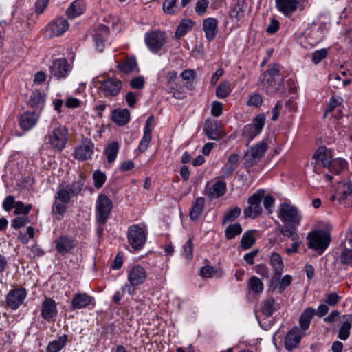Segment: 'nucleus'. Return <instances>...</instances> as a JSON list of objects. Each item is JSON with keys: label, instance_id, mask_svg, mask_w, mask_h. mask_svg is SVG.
<instances>
[{"label": "nucleus", "instance_id": "1", "mask_svg": "<svg viewBox=\"0 0 352 352\" xmlns=\"http://www.w3.org/2000/svg\"><path fill=\"white\" fill-rule=\"evenodd\" d=\"M258 85L270 96L283 90L284 77L280 74L279 65L276 63L270 65L268 69L261 75Z\"/></svg>", "mask_w": 352, "mask_h": 352}, {"label": "nucleus", "instance_id": "2", "mask_svg": "<svg viewBox=\"0 0 352 352\" xmlns=\"http://www.w3.org/2000/svg\"><path fill=\"white\" fill-rule=\"evenodd\" d=\"M277 214L282 222L289 226H299L302 220V215L298 208L287 202L280 204Z\"/></svg>", "mask_w": 352, "mask_h": 352}, {"label": "nucleus", "instance_id": "3", "mask_svg": "<svg viewBox=\"0 0 352 352\" xmlns=\"http://www.w3.org/2000/svg\"><path fill=\"white\" fill-rule=\"evenodd\" d=\"M68 131L65 126H60L53 129L46 137L53 150L61 151L67 143Z\"/></svg>", "mask_w": 352, "mask_h": 352}, {"label": "nucleus", "instance_id": "4", "mask_svg": "<svg viewBox=\"0 0 352 352\" xmlns=\"http://www.w3.org/2000/svg\"><path fill=\"white\" fill-rule=\"evenodd\" d=\"M268 145L265 140H262L248 149L244 155V166L250 168L255 166L264 156Z\"/></svg>", "mask_w": 352, "mask_h": 352}, {"label": "nucleus", "instance_id": "5", "mask_svg": "<svg viewBox=\"0 0 352 352\" xmlns=\"http://www.w3.org/2000/svg\"><path fill=\"white\" fill-rule=\"evenodd\" d=\"M265 195V190L261 189L248 198V207L244 209V218L255 219L259 217L263 211L261 202Z\"/></svg>", "mask_w": 352, "mask_h": 352}, {"label": "nucleus", "instance_id": "6", "mask_svg": "<svg viewBox=\"0 0 352 352\" xmlns=\"http://www.w3.org/2000/svg\"><path fill=\"white\" fill-rule=\"evenodd\" d=\"M307 246L316 251L323 252L330 242V234L325 231H315L308 234Z\"/></svg>", "mask_w": 352, "mask_h": 352}, {"label": "nucleus", "instance_id": "7", "mask_svg": "<svg viewBox=\"0 0 352 352\" xmlns=\"http://www.w3.org/2000/svg\"><path fill=\"white\" fill-rule=\"evenodd\" d=\"M166 34L160 30L146 32L144 41L146 46L153 53L158 52L166 42Z\"/></svg>", "mask_w": 352, "mask_h": 352}, {"label": "nucleus", "instance_id": "8", "mask_svg": "<svg viewBox=\"0 0 352 352\" xmlns=\"http://www.w3.org/2000/svg\"><path fill=\"white\" fill-rule=\"evenodd\" d=\"M113 207L111 200L105 195H99L96 201V219L99 223L104 225Z\"/></svg>", "mask_w": 352, "mask_h": 352}, {"label": "nucleus", "instance_id": "9", "mask_svg": "<svg viewBox=\"0 0 352 352\" xmlns=\"http://www.w3.org/2000/svg\"><path fill=\"white\" fill-rule=\"evenodd\" d=\"M265 123V118L263 114H258L252 120V123L245 126L243 136L248 139L247 146L262 131Z\"/></svg>", "mask_w": 352, "mask_h": 352}, {"label": "nucleus", "instance_id": "10", "mask_svg": "<svg viewBox=\"0 0 352 352\" xmlns=\"http://www.w3.org/2000/svg\"><path fill=\"white\" fill-rule=\"evenodd\" d=\"M127 236L129 243L135 250L141 249L146 242V233L137 225L129 228Z\"/></svg>", "mask_w": 352, "mask_h": 352}, {"label": "nucleus", "instance_id": "11", "mask_svg": "<svg viewBox=\"0 0 352 352\" xmlns=\"http://www.w3.org/2000/svg\"><path fill=\"white\" fill-rule=\"evenodd\" d=\"M99 82L100 85V90L107 98L116 96L120 93L122 87V81L117 78H108L99 81Z\"/></svg>", "mask_w": 352, "mask_h": 352}, {"label": "nucleus", "instance_id": "12", "mask_svg": "<svg viewBox=\"0 0 352 352\" xmlns=\"http://www.w3.org/2000/svg\"><path fill=\"white\" fill-rule=\"evenodd\" d=\"M305 335V331L298 327H294L286 335L285 338V347L288 351L297 348Z\"/></svg>", "mask_w": 352, "mask_h": 352}, {"label": "nucleus", "instance_id": "13", "mask_svg": "<svg viewBox=\"0 0 352 352\" xmlns=\"http://www.w3.org/2000/svg\"><path fill=\"white\" fill-rule=\"evenodd\" d=\"M27 292L24 287H17L11 290L7 296V304L12 309H16L26 298Z\"/></svg>", "mask_w": 352, "mask_h": 352}, {"label": "nucleus", "instance_id": "14", "mask_svg": "<svg viewBox=\"0 0 352 352\" xmlns=\"http://www.w3.org/2000/svg\"><path fill=\"white\" fill-rule=\"evenodd\" d=\"M94 146L89 139H84L81 144L76 148L74 156L76 160L84 161L91 157L94 153Z\"/></svg>", "mask_w": 352, "mask_h": 352}, {"label": "nucleus", "instance_id": "15", "mask_svg": "<svg viewBox=\"0 0 352 352\" xmlns=\"http://www.w3.org/2000/svg\"><path fill=\"white\" fill-rule=\"evenodd\" d=\"M154 126V117L150 116L145 124L144 129V135L138 146V149L141 153H144L148 148L152 140V131Z\"/></svg>", "mask_w": 352, "mask_h": 352}, {"label": "nucleus", "instance_id": "16", "mask_svg": "<svg viewBox=\"0 0 352 352\" xmlns=\"http://www.w3.org/2000/svg\"><path fill=\"white\" fill-rule=\"evenodd\" d=\"M69 24L65 19L57 18L48 24L47 31L50 37L59 36L69 28Z\"/></svg>", "mask_w": 352, "mask_h": 352}, {"label": "nucleus", "instance_id": "17", "mask_svg": "<svg viewBox=\"0 0 352 352\" xmlns=\"http://www.w3.org/2000/svg\"><path fill=\"white\" fill-rule=\"evenodd\" d=\"M57 312L55 301L50 298H45L41 310L42 318L47 321H50L56 316Z\"/></svg>", "mask_w": 352, "mask_h": 352}, {"label": "nucleus", "instance_id": "18", "mask_svg": "<svg viewBox=\"0 0 352 352\" xmlns=\"http://www.w3.org/2000/svg\"><path fill=\"white\" fill-rule=\"evenodd\" d=\"M51 74L57 78H65L67 74L69 65L65 58L55 60L50 67Z\"/></svg>", "mask_w": 352, "mask_h": 352}, {"label": "nucleus", "instance_id": "19", "mask_svg": "<svg viewBox=\"0 0 352 352\" xmlns=\"http://www.w3.org/2000/svg\"><path fill=\"white\" fill-rule=\"evenodd\" d=\"M315 164H318L321 162L324 168L329 170L332 162L331 151L326 147H319L313 155Z\"/></svg>", "mask_w": 352, "mask_h": 352}, {"label": "nucleus", "instance_id": "20", "mask_svg": "<svg viewBox=\"0 0 352 352\" xmlns=\"http://www.w3.org/2000/svg\"><path fill=\"white\" fill-rule=\"evenodd\" d=\"M306 0H276L278 10L287 16L296 11L298 5Z\"/></svg>", "mask_w": 352, "mask_h": 352}, {"label": "nucleus", "instance_id": "21", "mask_svg": "<svg viewBox=\"0 0 352 352\" xmlns=\"http://www.w3.org/2000/svg\"><path fill=\"white\" fill-rule=\"evenodd\" d=\"M72 307L74 309H80L89 305L95 306V300L86 293H78L75 294L72 301Z\"/></svg>", "mask_w": 352, "mask_h": 352}, {"label": "nucleus", "instance_id": "22", "mask_svg": "<svg viewBox=\"0 0 352 352\" xmlns=\"http://www.w3.org/2000/svg\"><path fill=\"white\" fill-rule=\"evenodd\" d=\"M146 277L144 268L139 265L132 267L129 272L128 278L131 285H138L144 283Z\"/></svg>", "mask_w": 352, "mask_h": 352}, {"label": "nucleus", "instance_id": "23", "mask_svg": "<svg viewBox=\"0 0 352 352\" xmlns=\"http://www.w3.org/2000/svg\"><path fill=\"white\" fill-rule=\"evenodd\" d=\"M203 30L208 41H212L218 33V21L214 18H207L203 21Z\"/></svg>", "mask_w": 352, "mask_h": 352}, {"label": "nucleus", "instance_id": "24", "mask_svg": "<svg viewBox=\"0 0 352 352\" xmlns=\"http://www.w3.org/2000/svg\"><path fill=\"white\" fill-rule=\"evenodd\" d=\"M38 119V116L34 112H25L19 118V125L24 131H28L34 127Z\"/></svg>", "mask_w": 352, "mask_h": 352}, {"label": "nucleus", "instance_id": "25", "mask_svg": "<svg viewBox=\"0 0 352 352\" xmlns=\"http://www.w3.org/2000/svg\"><path fill=\"white\" fill-rule=\"evenodd\" d=\"M109 34V29L105 25L100 24L94 35V38L96 42V47L100 52H102L104 48V41L105 38Z\"/></svg>", "mask_w": 352, "mask_h": 352}, {"label": "nucleus", "instance_id": "26", "mask_svg": "<svg viewBox=\"0 0 352 352\" xmlns=\"http://www.w3.org/2000/svg\"><path fill=\"white\" fill-rule=\"evenodd\" d=\"M270 262L274 270L273 278L279 280L283 274L284 267L282 257L278 253L273 252L270 256Z\"/></svg>", "mask_w": 352, "mask_h": 352}, {"label": "nucleus", "instance_id": "27", "mask_svg": "<svg viewBox=\"0 0 352 352\" xmlns=\"http://www.w3.org/2000/svg\"><path fill=\"white\" fill-rule=\"evenodd\" d=\"M86 6L82 0H76L66 10V15L69 19H74L82 14Z\"/></svg>", "mask_w": 352, "mask_h": 352}, {"label": "nucleus", "instance_id": "28", "mask_svg": "<svg viewBox=\"0 0 352 352\" xmlns=\"http://www.w3.org/2000/svg\"><path fill=\"white\" fill-rule=\"evenodd\" d=\"M68 341V336L63 334L49 342L46 347V352H60L66 346Z\"/></svg>", "mask_w": 352, "mask_h": 352}, {"label": "nucleus", "instance_id": "29", "mask_svg": "<svg viewBox=\"0 0 352 352\" xmlns=\"http://www.w3.org/2000/svg\"><path fill=\"white\" fill-rule=\"evenodd\" d=\"M280 304L276 301L274 298H268L264 300L261 305V310L263 315L269 317L271 316L274 311L280 309Z\"/></svg>", "mask_w": 352, "mask_h": 352}, {"label": "nucleus", "instance_id": "30", "mask_svg": "<svg viewBox=\"0 0 352 352\" xmlns=\"http://www.w3.org/2000/svg\"><path fill=\"white\" fill-rule=\"evenodd\" d=\"M112 120L119 126H124L130 120V112L127 109H117L112 113Z\"/></svg>", "mask_w": 352, "mask_h": 352}, {"label": "nucleus", "instance_id": "31", "mask_svg": "<svg viewBox=\"0 0 352 352\" xmlns=\"http://www.w3.org/2000/svg\"><path fill=\"white\" fill-rule=\"evenodd\" d=\"M56 243V250L61 254L68 253L74 246L73 240L65 236L58 239Z\"/></svg>", "mask_w": 352, "mask_h": 352}, {"label": "nucleus", "instance_id": "32", "mask_svg": "<svg viewBox=\"0 0 352 352\" xmlns=\"http://www.w3.org/2000/svg\"><path fill=\"white\" fill-rule=\"evenodd\" d=\"M195 22L190 19H184L181 21L175 32V37L179 39L188 31L192 29Z\"/></svg>", "mask_w": 352, "mask_h": 352}, {"label": "nucleus", "instance_id": "33", "mask_svg": "<svg viewBox=\"0 0 352 352\" xmlns=\"http://www.w3.org/2000/svg\"><path fill=\"white\" fill-rule=\"evenodd\" d=\"M315 315V309L312 307H308L304 310L302 313L299 323H300V329L302 331H305L309 327L310 322Z\"/></svg>", "mask_w": 352, "mask_h": 352}, {"label": "nucleus", "instance_id": "34", "mask_svg": "<svg viewBox=\"0 0 352 352\" xmlns=\"http://www.w3.org/2000/svg\"><path fill=\"white\" fill-rule=\"evenodd\" d=\"M226 190V184L224 182L219 181L215 182L208 192L210 198H219L223 196Z\"/></svg>", "mask_w": 352, "mask_h": 352}, {"label": "nucleus", "instance_id": "35", "mask_svg": "<svg viewBox=\"0 0 352 352\" xmlns=\"http://www.w3.org/2000/svg\"><path fill=\"white\" fill-rule=\"evenodd\" d=\"M246 3L243 0H239L230 11V16L239 21L244 16Z\"/></svg>", "mask_w": 352, "mask_h": 352}, {"label": "nucleus", "instance_id": "36", "mask_svg": "<svg viewBox=\"0 0 352 352\" xmlns=\"http://www.w3.org/2000/svg\"><path fill=\"white\" fill-rule=\"evenodd\" d=\"M336 197L340 200H350L352 201V185L349 184H342L336 192Z\"/></svg>", "mask_w": 352, "mask_h": 352}, {"label": "nucleus", "instance_id": "37", "mask_svg": "<svg viewBox=\"0 0 352 352\" xmlns=\"http://www.w3.org/2000/svg\"><path fill=\"white\" fill-rule=\"evenodd\" d=\"M138 67L135 58H126L122 60L118 65V68L125 74H129L134 71Z\"/></svg>", "mask_w": 352, "mask_h": 352}, {"label": "nucleus", "instance_id": "38", "mask_svg": "<svg viewBox=\"0 0 352 352\" xmlns=\"http://www.w3.org/2000/svg\"><path fill=\"white\" fill-rule=\"evenodd\" d=\"M204 206L205 200L203 197H199L196 199L190 212V217L192 221H196L199 219Z\"/></svg>", "mask_w": 352, "mask_h": 352}, {"label": "nucleus", "instance_id": "39", "mask_svg": "<svg viewBox=\"0 0 352 352\" xmlns=\"http://www.w3.org/2000/svg\"><path fill=\"white\" fill-rule=\"evenodd\" d=\"M204 131L206 135L212 140H217L219 136L217 131V125L216 122L206 120L204 126Z\"/></svg>", "mask_w": 352, "mask_h": 352}, {"label": "nucleus", "instance_id": "40", "mask_svg": "<svg viewBox=\"0 0 352 352\" xmlns=\"http://www.w3.org/2000/svg\"><path fill=\"white\" fill-rule=\"evenodd\" d=\"M85 184V177L80 174L77 179L74 180L72 185L67 188L72 196H77L82 190Z\"/></svg>", "mask_w": 352, "mask_h": 352}, {"label": "nucleus", "instance_id": "41", "mask_svg": "<svg viewBox=\"0 0 352 352\" xmlns=\"http://www.w3.org/2000/svg\"><path fill=\"white\" fill-rule=\"evenodd\" d=\"M280 226V232L286 237L291 238L294 241H296L298 239V235L296 233V227L298 226H289V224H285L283 226Z\"/></svg>", "mask_w": 352, "mask_h": 352}, {"label": "nucleus", "instance_id": "42", "mask_svg": "<svg viewBox=\"0 0 352 352\" xmlns=\"http://www.w3.org/2000/svg\"><path fill=\"white\" fill-rule=\"evenodd\" d=\"M231 91L230 83L228 81L222 82L217 87L216 96L219 98H225L230 95Z\"/></svg>", "mask_w": 352, "mask_h": 352}, {"label": "nucleus", "instance_id": "43", "mask_svg": "<svg viewBox=\"0 0 352 352\" xmlns=\"http://www.w3.org/2000/svg\"><path fill=\"white\" fill-rule=\"evenodd\" d=\"M118 144L116 142H111L105 149V155H107L109 163L113 162L117 156L118 151Z\"/></svg>", "mask_w": 352, "mask_h": 352}, {"label": "nucleus", "instance_id": "44", "mask_svg": "<svg viewBox=\"0 0 352 352\" xmlns=\"http://www.w3.org/2000/svg\"><path fill=\"white\" fill-rule=\"evenodd\" d=\"M241 226L236 223L230 225L225 230V236L227 239L230 240L242 232Z\"/></svg>", "mask_w": 352, "mask_h": 352}, {"label": "nucleus", "instance_id": "45", "mask_svg": "<svg viewBox=\"0 0 352 352\" xmlns=\"http://www.w3.org/2000/svg\"><path fill=\"white\" fill-rule=\"evenodd\" d=\"M255 240L252 231H248L243 235L241 240V245L243 249L248 250L254 243Z\"/></svg>", "mask_w": 352, "mask_h": 352}, {"label": "nucleus", "instance_id": "46", "mask_svg": "<svg viewBox=\"0 0 352 352\" xmlns=\"http://www.w3.org/2000/svg\"><path fill=\"white\" fill-rule=\"evenodd\" d=\"M71 196L72 195L68 188H64L63 186H60V189L56 193L55 199L63 204H67L70 201Z\"/></svg>", "mask_w": 352, "mask_h": 352}, {"label": "nucleus", "instance_id": "47", "mask_svg": "<svg viewBox=\"0 0 352 352\" xmlns=\"http://www.w3.org/2000/svg\"><path fill=\"white\" fill-rule=\"evenodd\" d=\"M106 179V175L99 170L94 171L93 173L94 186L98 189L100 188L103 186Z\"/></svg>", "mask_w": 352, "mask_h": 352}, {"label": "nucleus", "instance_id": "48", "mask_svg": "<svg viewBox=\"0 0 352 352\" xmlns=\"http://www.w3.org/2000/svg\"><path fill=\"white\" fill-rule=\"evenodd\" d=\"M241 211V208L237 206L228 211L223 217V224H226L227 222L233 221L236 219L240 215Z\"/></svg>", "mask_w": 352, "mask_h": 352}, {"label": "nucleus", "instance_id": "49", "mask_svg": "<svg viewBox=\"0 0 352 352\" xmlns=\"http://www.w3.org/2000/svg\"><path fill=\"white\" fill-rule=\"evenodd\" d=\"M14 214L16 215L23 214L26 216L32 209V205L25 206L22 201H16L14 205Z\"/></svg>", "mask_w": 352, "mask_h": 352}, {"label": "nucleus", "instance_id": "50", "mask_svg": "<svg viewBox=\"0 0 352 352\" xmlns=\"http://www.w3.org/2000/svg\"><path fill=\"white\" fill-rule=\"evenodd\" d=\"M340 261L344 265L352 264V245L351 248H345L341 253Z\"/></svg>", "mask_w": 352, "mask_h": 352}, {"label": "nucleus", "instance_id": "51", "mask_svg": "<svg viewBox=\"0 0 352 352\" xmlns=\"http://www.w3.org/2000/svg\"><path fill=\"white\" fill-rule=\"evenodd\" d=\"M346 166V162L342 159L332 160L329 170L337 174Z\"/></svg>", "mask_w": 352, "mask_h": 352}, {"label": "nucleus", "instance_id": "52", "mask_svg": "<svg viewBox=\"0 0 352 352\" xmlns=\"http://www.w3.org/2000/svg\"><path fill=\"white\" fill-rule=\"evenodd\" d=\"M351 328V324L350 322H344L339 330L338 338L342 340H346L349 336Z\"/></svg>", "mask_w": 352, "mask_h": 352}, {"label": "nucleus", "instance_id": "53", "mask_svg": "<svg viewBox=\"0 0 352 352\" xmlns=\"http://www.w3.org/2000/svg\"><path fill=\"white\" fill-rule=\"evenodd\" d=\"M34 229L32 226H29L27 228L26 233H20L18 239L23 243H28L29 240L34 237Z\"/></svg>", "mask_w": 352, "mask_h": 352}, {"label": "nucleus", "instance_id": "54", "mask_svg": "<svg viewBox=\"0 0 352 352\" xmlns=\"http://www.w3.org/2000/svg\"><path fill=\"white\" fill-rule=\"evenodd\" d=\"M30 222V219L27 216L18 217L12 221V226L14 229H19L25 226Z\"/></svg>", "mask_w": 352, "mask_h": 352}, {"label": "nucleus", "instance_id": "55", "mask_svg": "<svg viewBox=\"0 0 352 352\" xmlns=\"http://www.w3.org/2000/svg\"><path fill=\"white\" fill-rule=\"evenodd\" d=\"M144 84L145 81L143 76L134 77L129 82V85L132 89L139 90L144 88Z\"/></svg>", "mask_w": 352, "mask_h": 352}, {"label": "nucleus", "instance_id": "56", "mask_svg": "<svg viewBox=\"0 0 352 352\" xmlns=\"http://www.w3.org/2000/svg\"><path fill=\"white\" fill-rule=\"evenodd\" d=\"M328 52L327 49H320L315 51L312 54V60L315 64L319 63L322 59L326 58Z\"/></svg>", "mask_w": 352, "mask_h": 352}, {"label": "nucleus", "instance_id": "57", "mask_svg": "<svg viewBox=\"0 0 352 352\" xmlns=\"http://www.w3.org/2000/svg\"><path fill=\"white\" fill-rule=\"evenodd\" d=\"M177 1V0H165L163 3V10L169 14H174Z\"/></svg>", "mask_w": 352, "mask_h": 352}, {"label": "nucleus", "instance_id": "58", "mask_svg": "<svg viewBox=\"0 0 352 352\" xmlns=\"http://www.w3.org/2000/svg\"><path fill=\"white\" fill-rule=\"evenodd\" d=\"M275 199L271 195H267L264 197L263 205L265 208L267 210L268 214L273 212V208L274 206Z\"/></svg>", "mask_w": 352, "mask_h": 352}, {"label": "nucleus", "instance_id": "59", "mask_svg": "<svg viewBox=\"0 0 352 352\" xmlns=\"http://www.w3.org/2000/svg\"><path fill=\"white\" fill-rule=\"evenodd\" d=\"M192 239L189 238V239L186 241V243L184 245V255L188 259H191L192 258Z\"/></svg>", "mask_w": 352, "mask_h": 352}, {"label": "nucleus", "instance_id": "60", "mask_svg": "<svg viewBox=\"0 0 352 352\" xmlns=\"http://www.w3.org/2000/svg\"><path fill=\"white\" fill-rule=\"evenodd\" d=\"M67 206H65V204L60 203L58 201V199H55V201L53 204V208L52 212L56 214H58L60 216H63V214L66 211Z\"/></svg>", "mask_w": 352, "mask_h": 352}, {"label": "nucleus", "instance_id": "61", "mask_svg": "<svg viewBox=\"0 0 352 352\" xmlns=\"http://www.w3.org/2000/svg\"><path fill=\"white\" fill-rule=\"evenodd\" d=\"M209 1L208 0H197L195 6V12L199 15H203L208 6Z\"/></svg>", "mask_w": 352, "mask_h": 352}, {"label": "nucleus", "instance_id": "62", "mask_svg": "<svg viewBox=\"0 0 352 352\" xmlns=\"http://www.w3.org/2000/svg\"><path fill=\"white\" fill-rule=\"evenodd\" d=\"M217 270L210 265H206L201 268L200 275L204 278H211L215 275Z\"/></svg>", "mask_w": 352, "mask_h": 352}, {"label": "nucleus", "instance_id": "63", "mask_svg": "<svg viewBox=\"0 0 352 352\" xmlns=\"http://www.w3.org/2000/svg\"><path fill=\"white\" fill-rule=\"evenodd\" d=\"M263 99L259 94H254L250 97L247 104L248 106H254L258 107L261 105Z\"/></svg>", "mask_w": 352, "mask_h": 352}, {"label": "nucleus", "instance_id": "64", "mask_svg": "<svg viewBox=\"0 0 352 352\" xmlns=\"http://www.w3.org/2000/svg\"><path fill=\"white\" fill-rule=\"evenodd\" d=\"M235 168L227 163L224 165V166L221 168V175L220 178L222 179H226L230 177L234 173Z\"/></svg>", "mask_w": 352, "mask_h": 352}]
</instances>
